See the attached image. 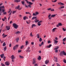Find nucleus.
<instances>
[{"label": "nucleus", "instance_id": "obj_1", "mask_svg": "<svg viewBox=\"0 0 66 66\" xmlns=\"http://www.w3.org/2000/svg\"><path fill=\"white\" fill-rule=\"evenodd\" d=\"M60 56H63V55L66 56V53L64 52V51H62L60 53Z\"/></svg>", "mask_w": 66, "mask_h": 66}, {"label": "nucleus", "instance_id": "obj_2", "mask_svg": "<svg viewBox=\"0 0 66 66\" xmlns=\"http://www.w3.org/2000/svg\"><path fill=\"white\" fill-rule=\"evenodd\" d=\"M13 27L15 29H17L18 27V26L17 25V24L15 23H13Z\"/></svg>", "mask_w": 66, "mask_h": 66}, {"label": "nucleus", "instance_id": "obj_3", "mask_svg": "<svg viewBox=\"0 0 66 66\" xmlns=\"http://www.w3.org/2000/svg\"><path fill=\"white\" fill-rule=\"evenodd\" d=\"M36 17L34 16L32 17V20H33V19H35V23H37V22H38V21H39L38 20H37V19H36Z\"/></svg>", "mask_w": 66, "mask_h": 66}, {"label": "nucleus", "instance_id": "obj_4", "mask_svg": "<svg viewBox=\"0 0 66 66\" xmlns=\"http://www.w3.org/2000/svg\"><path fill=\"white\" fill-rule=\"evenodd\" d=\"M18 47V45H16L13 47V49L15 50L16 49H17Z\"/></svg>", "mask_w": 66, "mask_h": 66}, {"label": "nucleus", "instance_id": "obj_5", "mask_svg": "<svg viewBox=\"0 0 66 66\" xmlns=\"http://www.w3.org/2000/svg\"><path fill=\"white\" fill-rule=\"evenodd\" d=\"M36 58H34L33 59V62H32L33 64H34L35 63H36Z\"/></svg>", "mask_w": 66, "mask_h": 66}, {"label": "nucleus", "instance_id": "obj_6", "mask_svg": "<svg viewBox=\"0 0 66 66\" xmlns=\"http://www.w3.org/2000/svg\"><path fill=\"white\" fill-rule=\"evenodd\" d=\"M20 6L18 5V6L15 7V9H18V10H20L21 9V8H20Z\"/></svg>", "mask_w": 66, "mask_h": 66}, {"label": "nucleus", "instance_id": "obj_7", "mask_svg": "<svg viewBox=\"0 0 66 66\" xmlns=\"http://www.w3.org/2000/svg\"><path fill=\"white\" fill-rule=\"evenodd\" d=\"M30 51H31V50H30V47H29L27 48V50H26V52L28 53V52H30Z\"/></svg>", "mask_w": 66, "mask_h": 66}, {"label": "nucleus", "instance_id": "obj_8", "mask_svg": "<svg viewBox=\"0 0 66 66\" xmlns=\"http://www.w3.org/2000/svg\"><path fill=\"white\" fill-rule=\"evenodd\" d=\"M62 26V23H58V25H56V27H59V26Z\"/></svg>", "mask_w": 66, "mask_h": 66}, {"label": "nucleus", "instance_id": "obj_9", "mask_svg": "<svg viewBox=\"0 0 66 66\" xmlns=\"http://www.w3.org/2000/svg\"><path fill=\"white\" fill-rule=\"evenodd\" d=\"M52 46V45L51 44H50L49 45V46H46V48H50Z\"/></svg>", "mask_w": 66, "mask_h": 66}, {"label": "nucleus", "instance_id": "obj_10", "mask_svg": "<svg viewBox=\"0 0 66 66\" xmlns=\"http://www.w3.org/2000/svg\"><path fill=\"white\" fill-rule=\"evenodd\" d=\"M54 60L56 62H57V58H55V57H54Z\"/></svg>", "mask_w": 66, "mask_h": 66}, {"label": "nucleus", "instance_id": "obj_11", "mask_svg": "<svg viewBox=\"0 0 66 66\" xmlns=\"http://www.w3.org/2000/svg\"><path fill=\"white\" fill-rule=\"evenodd\" d=\"M5 64L6 65H7V66H9L10 65V63L9 62H6L5 63Z\"/></svg>", "mask_w": 66, "mask_h": 66}, {"label": "nucleus", "instance_id": "obj_12", "mask_svg": "<svg viewBox=\"0 0 66 66\" xmlns=\"http://www.w3.org/2000/svg\"><path fill=\"white\" fill-rule=\"evenodd\" d=\"M6 28L7 29V30H9L10 29V26L8 27L7 26L6 27Z\"/></svg>", "mask_w": 66, "mask_h": 66}, {"label": "nucleus", "instance_id": "obj_13", "mask_svg": "<svg viewBox=\"0 0 66 66\" xmlns=\"http://www.w3.org/2000/svg\"><path fill=\"white\" fill-rule=\"evenodd\" d=\"M49 63V60H46L45 61V64H48Z\"/></svg>", "mask_w": 66, "mask_h": 66}, {"label": "nucleus", "instance_id": "obj_14", "mask_svg": "<svg viewBox=\"0 0 66 66\" xmlns=\"http://www.w3.org/2000/svg\"><path fill=\"white\" fill-rule=\"evenodd\" d=\"M54 43H55L56 44H57L58 43V41L55 40V39H54Z\"/></svg>", "mask_w": 66, "mask_h": 66}, {"label": "nucleus", "instance_id": "obj_15", "mask_svg": "<svg viewBox=\"0 0 66 66\" xmlns=\"http://www.w3.org/2000/svg\"><path fill=\"white\" fill-rule=\"evenodd\" d=\"M58 4H60V5H64V4L63 3H61V2H60V3H58Z\"/></svg>", "mask_w": 66, "mask_h": 66}, {"label": "nucleus", "instance_id": "obj_16", "mask_svg": "<svg viewBox=\"0 0 66 66\" xmlns=\"http://www.w3.org/2000/svg\"><path fill=\"white\" fill-rule=\"evenodd\" d=\"M4 56V54H1L0 55V56L1 57V58H3V57Z\"/></svg>", "mask_w": 66, "mask_h": 66}, {"label": "nucleus", "instance_id": "obj_17", "mask_svg": "<svg viewBox=\"0 0 66 66\" xmlns=\"http://www.w3.org/2000/svg\"><path fill=\"white\" fill-rule=\"evenodd\" d=\"M11 59H15V57H14V56L13 55H12L11 56Z\"/></svg>", "mask_w": 66, "mask_h": 66}, {"label": "nucleus", "instance_id": "obj_18", "mask_svg": "<svg viewBox=\"0 0 66 66\" xmlns=\"http://www.w3.org/2000/svg\"><path fill=\"white\" fill-rule=\"evenodd\" d=\"M57 28H53L52 30V32H54V31H55V30Z\"/></svg>", "mask_w": 66, "mask_h": 66}, {"label": "nucleus", "instance_id": "obj_19", "mask_svg": "<svg viewBox=\"0 0 66 66\" xmlns=\"http://www.w3.org/2000/svg\"><path fill=\"white\" fill-rule=\"evenodd\" d=\"M56 15H51V17H55V16H56Z\"/></svg>", "mask_w": 66, "mask_h": 66}, {"label": "nucleus", "instance_id": "obj_20", "mask_svg": "<svg viewBox=\"0 0 66 66\" xmlns=\"http://www.w3.org/2000/svg\"><path fill=\"white\" fill-rule=\"evenodd\" d=\"M20 1H21V0H14V2H20Z\"/></svg>", "mask_w": 66, "mask_h": 66}, {"label": "nucleus", "instance_id": "obj_21", "mask_svg": "<svg viewBox=\"0 0 66 66\" xmlns=\"http://www.w3.org/2000/svg\"><path fill=\"white\" fill-rule=\"evenodd\" d=\"M38 60H41V57L40 56H39L38 57Z\"/></svg>", "mask_w": 66, "mask_h": 66}, {"label": "nucleus", "instance_id": "obj_22", "mask_svg": "<svg viewBox=\"0 0 66 66\" xmlns=\"http://www.w3.org/2000/svg\"><path fill=\"white\" fill-rule=\"evenodd\" d=\"M59 48V46H57L56 48H55L54 49V50H57V49H58Z\"/></svg>", "mask_w": 66, "mask_h": 66}, {"label": "nucleus", "instance_id": "obj_23", "mask_svg": "<svg viewBox=\"0 0 66 66\" xmlns=\"http://www.w3.org/2000/svg\"><path fill=\"white\" fill-rule=\"evenodd\" d=\"M19 40V38H17L16 39V43H18V40Z\"/></svg>", "mask_w": 66, "mask_h": 66}, {"label": "nucleus", "instance_id": "obj_24", "mask_svg": "<svg viewBox=\"0 0 66 66\" xmlns=\"http://www.w3.org/2000/svg\"><path fill=\"white\" fill-rule=\"evenodd\" d=\"M4 51H5L6 50V47L5 46L4 48L3 49Z\"/></svg>", "mask_w": 66, "mask_h": 66}, {"label": "nucleus", "instance_id": "obj_25", "mask_svg": "<svg viewBox=\"0 0 66 66\" xmlns=\"http://www.w3.org/2000/svg\"><path fill=\"white\" fill-rule=\"evenodd\" d=\"M20 33V32L19 31H18L16 32L15 34H19V33Z\"/></svg>", "mask_w": 66, "mask_h": 66}, {"label": "nucleus", "instance_id": "obj_26", "mask_svg": "<svg viewBox=\"0 0 66 66\" xmlns=\"http://www.w3.org/2000/svg\"><path fill=\"white\" fill-rule=\"evenodd\" d=\"M5 11V9H2V12L3 13H4Z\"/></svg>", "mask_w": 66, "mask_h": 66}, {"label": "nucleus", "instance_id": "obj_27", "mask_svg": "<svg viewBox=\"0 0 66 66\" xmlns=\"http://www.w3.org/2000/svg\"><path fill=\"white\" fill-rule=\"evenodd\" d=\"M64 7H65V6H61L59 8V9H63Z\"/></svg>", "mask_w": 66, "mask_h": 66}, {"label": "nucleus", "instance_id": "obj_28", "mask_svg": "<svg viewBox=\"0 0 66 66\" xmlns=\"http://www.w3.org/2000/svg\"><path fill=\"white\" fill-rule=\"evenodd\" d=\"M36 25L35 24H32V28H33L34 27H36Z\"/></svg>", "mask_w": 66, "mask_h": 66}, {"label": "nucleus", "instance_id": "obj_29", "mask_svg": "<svg viewBox=\"0 0 66 66\" xmlns=\"http://www.w3.org/2000/svg\"><path fill=\"white\" fill-rule=\"evenodd\" d=\"M42 41V38H40L39 39V42H41Z\"/></svg>", "mask_w": 66, "mask_h": 66}, {"label": "nucleus", "instance_id": "obj_30", "mask_svg": "<svg viewBox=\"0 0 66 66\" xmlns=\"http://www.w3.org/2000/svg\"><path fill=\"white\" fill-rule=\"evenodd\" d=\"M0 13H2V9L1 7H0Z\"/></svg>", "mask_w": 66, "mask_h": 66}, {"label": "nucleus", "instance_id": "obj_31", "mask_svg": "<svg viewBox=\"0 0 66 66\" xmlns=\"http://www.w3.org/2000/svg\"><path fill=\"white\" fill-rule=\"evenodd\" d=\"M30 36L31 37H33V35H32V32H31L30 34Z\"/></svg>", "mask_w": 66, "mask_h": 66}, {"label": "nucleus", "instance_id": "obj_32", "mask_svg": "<svg viewBox=\"0 0 66 66\" xmlns=\"http://www.w3.org/2000/svg\"><path fill=\"white\" fill-rule=\"evenodd\" d=\"M38 25L39 26H40V25H41V24H40V23L39 22H38Z\"/></svg>", "mask_w": 66, "mask_h": 66}, {"label": "nucleus", "instance_id": "obj_33", "mask_svg": "<svg viewBox=\"0 0 66 66\" xmlns=\"http://www.w3.org/2000/svg\"><path fill=\"white\" fill-rule=\"evenodd\" d=\"M63 62L64 63H66V60L65 59H64L63 60Z\"/></svg>", "mask_w": 66, "mask_h": 66}, {"label": "nucleus", "instance_id": "obj_34", "mask_svg": "<svg viewBox=\"0 0 66 66\" xmlns=\"http://www.w3.org/2000/svg\"><path fill=\"white\" fill-rule=\"evenodd\" d=\"M55 53H57L58 52V50H56L55 51Z\"/></svg>", "mask_w": 66, "mask_h": 66}, {"label": "nucleus", "instance_id": "obj_35", "mask_svg": "<svg viewBox=\"0 0 66 66\" xmlns=\"http://www.w3.org/2000/svg\"><path fill=\"white\" fill-rule=\"evenodd\" d=\"M66 38H64L63 39V41L65 42V40H66Z\"/></svg>", "mask_w": 66, "mask_h": 66}, {"label": "nucleus", "instance_id": "obj_36", "mask_svg": "<svg viewBox=\"0 0 66 66\" xmlns=\"http://www.w3.org/2000/svg\"><path fill=\"white\" fill-rule=\"evenodd\" d=\"M26 45L27 46L28 45V41H26Z\"/></svg>", "mask_w": 66, "mask_h": 66}, {"label": "nucleus", "instance_id": "obj_37", "mask_svg": "<svg viewBox=\"0 0 66 66\" xmlns=\"http://www.w3.org/2000/svg\"><path fill=\"white\" fill-rule=\"evenodd\" d=\"M29 4H30V5L33 4V3H31V2H29Z\"/></svg>", "mask_w": 66, "mask_h": 66}, {"label": "nucleus", "instance_id": "obj_38", "mask_svg": "<svg viewBox=\"0 0 66 66\" xmlns=\"http://www.w3.org/2000/svg\"><path fill=\"white\" fill-rule=\"evenodd\" d=\"M26 14H29L30 15H31V14H30V13L29 12H26Z\"/></svg>", "mask_w": 66, "mask_h": 66}, {"label": "nucleus", "instance_id": "obj_39", "mask_svg": "<svg viewBox=\"0 0 66 66\" xmlns=\"http://www.w3.org/2000/svg\"><path fill=\"white\" fill-rule=\"evenodd\" d=\"M3 46H5V42H4V43L3 44Z\"/></svg>", "mask_w": 66, "mask_h": 66}, {"label": "nucleus", "instance_id": "obj_40", "mask_svg": "<svg viewBox=\"0 0 66 66\" xmlns=\"http://www.w3.org/2000/svg\"><path fill=\"white\" fill-rule=\"evenodd\" d=\"M16 11H13V14L15 13H16Z\"/></svg>", "mask_w": 66, "mask_h": 66}, {"label": "nucleus", "instance_id": "obj_41", "mask_svg": "<svg viewBox=\"0 0 66 66\" xmlns=\"http://www.w3.org/2000/svg\"><path fill=\"white\" fill-rule=\"evenodd\" d=\"M1 9H4L5 8L4 7V6H3L2 7L1 6Z\"/></svg>", "mask_w": 66, "mask_h": 66}, {"label": "nucleus", "instance_id": "obj_42", "mask_svg": "<svg viewBox=\"0 0 66 66\" xmlns=\"http://www.w3.org/2000/svg\"><path fill=\"white\" fill-rule=\"evenodd\" d=\"M23 19L24 20H26V16L23 17Z\"/></svg>", "mask_w": 66, "mask_h": 66}, {"label": "nucleus", "instance_id": "obj_43", "mask_svg": "<svg viewBox=\"0 0 66 66\" xmlns=\"http://www.w3.org/2000/svg\"><path fill=\"white\" fill-rule=\"evenodd\" d=\"M3 14H4V15H6V14L7 13H6V12H4L3 13Z\"/></svg>", "mask_w": 66, "mask_h": 66}, {"label": "nucleus", "instance_id": "obj_44", "mask_svg": "<svg viewBox=\"0 0 66 66\" xmlns=\"http://www.w3.org/2000/svg\"><path fill=\"white\" fill-rule=\"evenodd\" d=\"M28 7H31V5L30 4L29 5H28Z\"/></svg>", "mask_w": 66, "mask_h": 66}, {"label": "nucleus", "instance_id": "obj_45", "mask_svg": "<svg viewBox=\"0 0 66 66\" xmlns=\"http://www.w3.org/2000/svg\"><path fill=\"white\" fill-rule=\"evenodd\" d=\"M21 3H22V4L23 5V4H24V1H23V2L22 1Z\"/></svg>", "mask_w": 66, "mask_h": 66}, {"label": "nucleus", "instance_id": "obj_46", "mask_svg": "<svg viewBox=\"0 0 66 66\" xmlns=\"http://www.w3.org/2000/svg\"><path fill=\"white\" fill-rule=\"evenodd\" d=\"M52 2H56L57 1V0H55L54 1H52Z\"/></svg>", "mask_w": 66, "mask_h": 66}, {"label": "nucleus", "instance_id": "obj_47", "mask_svg": "<svg viewBox=\"0 0 66 66\" xmlns=\"http://www.w3.org/2000/svg\"><path fill=\"white\" fill-rule=\"evenodd\" d=\"M33 16H36L37 15H36V14H35V13H34L33 14Z\"/></svg>", "mask_w": 66, "mask_h": 66}, {"label": "nucleus", "instance_id": "obj_48", "mask_svg": "<svg viewBox=\"0 0 66 66\" xmlns=\"http://www.w3.org/2000/svg\"><path fill=\"white\" fill-rule=\"evenodd\" d=\"M34 66H38V65H37V64L35 63L34 65Z\"/></svg>", "mask_w": 66, "mask_h": 66}, {"label": "nucleus", "instance_id": "obj_49", "mask_svg": "<svg viewBox=\"0 0 66 66\" xmlns=\"http://www.w3.org/2000/svg\"><path fill=\"white\" fill-rule=\"evenodd\" d=\"M48 44H50V43H51V42H50V41L48 40Z\"/></svg>", "mask_w": 66, "mask_h": 66}, {"label": "nucleus", "instance_id": "obj_50", "mask_svg": "<svg viewBox=\"0 0 66 66\" xmlns=\"http://www.w3.org/2000/svg\"><path fill=\"white\" fill-rule=\"evenodd\" d=\"M20 58H21H21L23 59V56H20Z\"/></svg>", "mask_w": 66, "mask_h": 66}, {"label": "nucleus", "instance_id": "obj_51", "mask_svg": "<svg viewBox=\"0 0 66 66\" xmlns=\"http://www.w3.org/2000/svg\"><path fill=\"white\" fill-rule=\"evenodd\" d=\"M1 65L2 66H5V65H4V64H3V63H1Z\"/></svg>", "mask_w": 66, "mask_h": 66}, {"label": "nucleus", "instance_id": "obj_52", "mask_svg": "<svg viewBox=\"0 0 66 66\" xmlns=\"http://www.w3.org/2000/svg\"><path fill=\"white\" fill-rule=\"evenodd\" d=\"M23 48V46L22 45L21 47V49H22V48Z\"/></svg>", "mask_w": 66, "mask_h": 66}, {"label": "nucleus", "instance_id": "obj_53", "mask_svg": "<svg viewBox=\"0 0 66 66\" xmlns=\"http://www.w3.org/2000/svg\"><path fill=\"white\" fill-rule=\"evenodd\" d=\"M41 44L42 45H44V42H42Z\"/></svg>", "mask_w": 66, "mask_h": 66}, {"label": "nucleus", "instance_id": "obj_54", "mask_svg": "<svg viewBox=\"0 0 66 66\" xmlns=\"http://www.w3.org/2000/svg\"><path fill=\"white\" fill-rule=\"evenodd\" d=\"M25 6L26 7H27V8H28V5L27 6V5H25Z\"/></svg>", "mask_w": 66, "mask_h": 66}, {"label": "nucleus", "instance_id": "obj_55", "mask_svg": "<svg viewBox=\"0 0 66 66\" xmlns=\"http://www.w3.org/2000/svg\"><path fill=\"white\" fill-rule=\"evenodd\" d=\"M35 14L36 15H38V12H35Z\"/></svg>", "mask_w": 66, "mask_h": 66}, {"label": "nucleus", "instance_id": "obj_56", "mask_svg": "<svg viewBox=\"0 0 66 66\" xmlns=\"http://www.w3.org/2000/svg\"><path fill=\"white\" fill-rule=\"evenodd\" d=\"M37 37L38 38H39V35L38 34H37Z\"/></svg>", "mask_w": 66, "mask_h": 66}, {"label": "nucleus", "instance_id": "obj_57", "mask_svg": "<svg viewBox=\"0 0 66 66\" xmlns=\"http://www.w3.org/2000/svg\"><path fill=\"white\" fill-rule=\"evenodd\" d=\"M63 30L64 31H66V29H64V28H63Z\"/></svg>", "mask_w": 66, "mask_h": 66}, {"label": "nucleus", "instance_id": "obj_58", "mask_svg": "<svg viewBox=\"0 0 66 66\" xmlns=\"http://www.w3.org/2000/svg\"><path fill=\"white\" fill-rule=\"evenodd\" d=\"M6 59V57L5 56H4L3 58V60H4V61H5V59Z\"/></svg>", "mask_w": 66, "mask_h": 66}, {"label": "nucleus", "instance_id": "obj_59", "mask_svg": "<svg viewBox=\"0 0 66 66\" xmlns=\"http://www.w3.org/2000/svg\"><path fill=\"white\" fill-rule=\"evenodd\" d=\"M56 64L57 65V66H60V65L59 63H57Z\"/></svg>", "mask_w": 66, "mask_h": 66}, {"label": "nucleus", "instance_id": "obj_60", "mask_svg": "<svg viewBox=\"0 0 66 66\" xmlns=\"http://www.w3.org/2000/svg\"><path fill=\"white\" fill-rule=\"evenodd\" d=\"M55 39H56V40H57V39H58L57 38V37H55Z\"/></svg>", "mask_w": 66, "mask_h": 66}, {"label": "nucleus", "instance_id": "obj_61", "mask_svg": "<svg viewBox=\"0 0 66 66\" xmlns=\"http://www.w3.org/2000/svg\"><path fill=\"white\" fill-rule=\"evenodd\" d=\"M2 20L3 21H5V20L4 19H2Z\"/></svg>", "mask_w": 66, "mask_h": 66}, {"label": "nucleus", "instance_id": "obj_62", "mask_svg": "<svg viewBox=\"0 0 66 66\" xmlns=\"http://www.w3.org/2000/svg\"><path fill=\"white\" fill-rule=\"evenodd\" d=\"M7 36V35H5L3 37V38H4V37H6V36Z\"/></svg>", "mask_w": 66, "mask_h": 66}, {"label": "nucleus", "instance_id": "obj_63", "mask_svg": "<svg viewBox=\"0 0 66 66\" xmlns=\"http://www.w3.org/2000/svg\"><path fill=\"white\" fill-rule=\"evenodd\" d=\"M51 11H54V9H51Z\"/></svg>", "mask_w": 66, "mask_h": 66}, {"label": "nucleus", "instance_id": "obj_64", "mask_svg": "<svg viewBox=\"0 0 66 66\" xmlns=\"http://www.w3.org/2000/svg\"><path fill=\"white\" fill-rule=\"evenodd\" d=\"M4 19L5 20H6V18L5 16Z\"/></svg>", "mask_w": 66, "mask_h": 66}]
</instances>
